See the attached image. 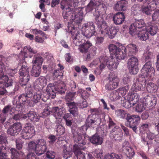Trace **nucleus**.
<instances>
[{
	"instance_id": "obj_1",
	"label": "nucleus",
	"mask_w": 159,
	"mask_h": 159,
	"mask_svg": "<svg viewBox=\"0 0 159 159\" xmlns=\"http://www.w3.org/2000/svg\"><path fill=\"white\" fill-rule=\"evenodd\" d=\"M84 130H72L74 138V141L78 143L73 147L74 152L77 159H85V153L82 152L81 150L85 149L84 145L89 138L82 131Z\"/></svg>"
},
{
	"instance_id": "obj_2",
	"label": "nucleus",
	"mask_w": 159,
	"mask_h": 159,
	"mask_svg": "<svg viewBox=\"0 0 159 159\" xmlns=\"http://www.w3.org/2000/svg\"><path fill=\"white\" fill-rule=\"evenodd\" d=\"M73 25L68 26V31L71 34V37L73 39V43L77 46L78 43H83L79 45L78 49L80 52L82 53H87L89 48L92 46V44L90 41L88 40L85 43L80 37L81 35L79 31L77 30H75Z\"/></svg>"
},
{
	"instance_id": "obj_3",
	"label": "nucleus",
	"mask_w": 159,
	"mask_h": 159,
	"mask_svg": "<svg viewBox=\"0 0 159 159\" xmlns=\"http://www.w3.org/2000/svg\"><path fill=\"white\" fill-rule=\"evenodd\" d=\"M31 87V85H30L29 86H28V88H27V87H25L26 93L21 94L18 97V101H14V107L16 108V111L22 112V109L27 101L28 98H30L32 97V89Z\"/></svg>"
},
{
	"instance_id": "obj_4",
	"label": "nucleus",
	"mask_w": 159,
	"mask_h": 159,
	"mask_svg": "<svg viewBox=\"0 0 159 159\" xmlns=\"http://www.w3.org/2000/svg\"><path fill=\"white\" fill-rule=\"evenodd\" d=\"M46 92L49 95L52 96L51 98H53L55 97L56 94L57 92L61 94L65 93V89L64 84L62 81H59L55 84H49L47 87Z\"/></svg>"
},
{
	"instance_id": "obj_5",
	"label": "nucleus",
	"mask_w": 159,
	"mask_h": 159,
	"mask_svg": "<svg viewBox=\"0 0 159 159\" xmlns=\"http://www.w3.org/2000/svg\"><path fill=\"white\" fill-rule=\"evenodd\" d=\"M90 111L91 114L88 117L85 122V125L82 126V129H94L97 126V117L99 114L97 109H91Z\"/></svg>"
},
{
	"instance_id": "obj_6",
	"label": "nucleus",
	"mask_w": 159,
	"mask_h": 159,
	"mask_svg": "<svg viewBox=\"0 0 159 159\" xmlns=\"http://www.w3.org/2000/svg\"><path fill=\"white\" fill-rule=\"evenodd\" d=\"M117 60H113V58H110L108 60L107 57H101L100 59V69L102 70L106 66L110 70H113L116 69L118 65Z\"/></svg>"
},
{
	"instance_id": "obj_7",
	"label": "nucleus",
	"mask_w": 159,
	"mask_h": 159,
	"mask_svg": "<svg viewBox=\"0 0 159 159\" xmlns=\"http://www.w3.org/2000/svg\"><path fill=\"white\" fill-rule=\"evenodd\" d=\"M95 26L92 22H88L84 24L81 28V33L87 38H91L96 33Z\"/></svg>"
},
{
	"instance_id": "obj_8",
	"label": "nucleus",
	"mask_w": 159,
	"mask_h": 159,
	"mask_svg": "<svg viewBox=\"0 0 159 159\" xmlns=\"http://www.w3.org/2000/svg\"><path fill=\"white\" fill-rule=\"evenodd\" d=\"M141 99L143 101V103L145 104V106L150 107L155 106L157 103V100L154 96L151 97L149 96L148 93L142 91V94H140Z\"/></svg>"
},
{
	"instance_id": "obj_9",
	"label": "nucleus",
	"mask_w": 159,
	"mask_h": 159,
	"mask_svg": "<svg viewBox=\"0 0 159 159\" xmlns=\"http://www.w3.org/2000/svg\"><path fill=\"white\" fill-rule=\"evenodd\" d=\"M103 151L101 149H96L94 151V155L97 159H121L120 157L115 153H108L104 157L102 155Z\"/></svg>"
},
{
	"instance_id": "obj_10",
	"label": "nucleus",
	"mask_w": 159,
	"mask_h": 159,
	"mask_svg": "<svg viewBox=\"0 0 159 159\" xmlns=\"http://www.w3.org/2000/svg\"><path fill=\"white\" fill-rule=\"evenodd\" d=\"M155 72L154 69L152 66V62L149 61L146 63L141 70V73L150 79L154 75Z\"/></svg>"
},
{
	"instance_id": "obj_11",
	"label": "nucleus",
	"mask_w": 159,
	"mask_h": 159,
	"mask_svg": "<svg viewBox=\"0 0 159 159\" xmlns=\"http://www.w3.org/2000/svg\"><path fill=\"white\" fill-rule=\"evenodd\" d=\"M126 119L128 122V124L130 128L133 129H137V126L139 123L140 118L139 116L136 115H131L128 114Z\"/></svg>"
},
{
	"instance_id": "obj_12",
	"label": "nucleus",
	"mask_w": 159,
	"mask_h": 159,
	"mask_svg": "<svg viewBox=\"0 0 159 159\" xmlns=\"http://www.w3.org/2000/svg\"><path fill=\"white\" fill-rule=\"evenodd\" d=\"M42 93L39 91H33L32 89L31 97H33L32 101L33 102V103L36 104L40 102L41 100H42L44 102L46 101L48 98V96L47 95L46 93H44L43 96Z\"/></svg>"
},
{
	"instance_id": "obj_13",
	"label": "nucleus",
	"mask_w": 159,
	"mask_h": 159,
	"mask_svg": "<svg viewBox=\"0 0 159 159\" xmlns=\"http://www.w3.org/2000/svg\"><path fill=\"white\" fill-rule=\"evenodd\" d=\"M52 113L56 119H58L61 116L63 115L62 109L59 108L58 107L53 108L52 111L49 110L48 109H45L42 112V115L44 117Z\"/></svg>"
},
{
	"instance_id": "obj_14",
	"label": "nucleus",
	"mask_w": 159,
	"mask_h": 159,
	"mask_svg": "<svg viewBox=\"0 0 159 159\" xmlns=\"http://www.w3.org/2000/svg\"><path fill=\"white\" fill-rule=\"evenodd\" d=\"M61 8L64 10L62 13V16L64 18L65 21H66L69 20L71 19L72 17V14L74 13V11L71 10H73V8H71L70 7H66L65 5V2H62L61 4Z\"/></svg>"
},
{
	"instance_id": "obj_15",
	"label": "nucleus",
	"mask_w": 159,
	"mask_h": 159,
	"mask_svg": "<svg viewBox=\"0 0 159 159\" xmlns=\"http://www.w3.org/2000/svg\"><path fill=\"white\" fill-rule=\"evenodd\" d=\"M119 79L116 75L112 76L109 80V82L105 85V89L106 90L111 91L116 89L119 84Z\"/></svg>"
},
{
	"instance_id": "obj_16",
	"label": "nucleus",
	"mask_w": 159,
	"mask_h": 159,
	"mask_svg": "<svg viewBox=\"0 0 159 159\" xmlns=\"http://www.w3.org/2000/svg\"><path fill=\"white\" fill-rule=\"evenodd\" d=\"M95 16V23L98 28L102 29H106L108 27L107 24L103 18L101 16L100 12L98 11H96L95 13L94 14Z\"/></svg>"
},
{
	"instance_id": "obj_17",
	"label": "nucleus",
	"mask_w": 159,
	"mask_h": 159,
	"mask_svg": "<svg viewBox=\"0 0 159 159\" xmlns=\"http://www.w3.org/2000/svg\"><path fill=\"white\" fill-rule=\"evenodd\" d=\"M47 80L44 77H39L36 79L34 84V88L35 91L42 92V90L46 85Z\"/></svg>"
},
{
	"instance_id": "obj_18",
	"label": "nucleus",
	"mask_w": 159,
	"mask_h": 159,
	"mask_svg": "<svg viewBox=\"0 0 159 159\" xmlns=\"http://www.w3.org/2000/svg\"><path fill=\"white\" fill-rule=\"evenodd\" d=\"M129 145L128 142L126 141H125L122 143V150L127 157L129 159H131L135 154V152L134 149Z\"/></svg>"
},
{
	"instance_id": "obj_19",
	"label": "nucleus",
	"mask_w": 159,
	"mask_h": 159,
	"mask_svg": "<svg viewBox=\"0 0 159 159\" xmlns=\"http://www.w3.org/2000/svg\"><path fill=\"white\" fill-rule=\"evenodd\" d=\"M37 147L36 151V153L38 156L43 154L46 152L47 147L46 142L42 139L37 140Z\"/></svg>"
},
{
	"instance_id": "obj_20",
	"label": "nucleus",
	"mask_w": 159,
	"mask_h": 159,
	"mask_svg": "<svg viewBox=\"0 0 159 159\" xmlns=\"http://www.w3.org/2000/svg\"><path fill=\"white\" fill-rule=\"evenodd\" d=\"M123 49L125 50L129 56H133L138 52V48L136 45L134 44H129L126 47H123Z\"/></svg>"
},
{
	"instance_id": "obj_21",
	"label": "nucleus",
	"mask_w": 159,
	"mask_h": 159,
	"mask_svg": "<svg viewBox=\"0 0 159 159\" xmlns=\"http://www.w3.org/2000/svg\"><path fill=\"white\" fill-rule=\"evenodd\" d=\"M83 13L81 10H76L74 13H72L71 19L77 24H79L81 22L83 19Z\"/></svg>"
},
{
	"instance_id": "obj_22",
	"label": "nucleus",
	"mask_w": 159,
	"mask_h": 159,
	"mask_svg": "<svg viewBox=\"0 0 159 159\" xmlns=\"http://www.w3.org/2000/svg\"><path fill=\"white\" fill-rule=\"evenodd\" d=\"M125 16L123 12H119L113 16L114 23L116 25L122 24L125 21Z\"/></svg>"
},
{
	"instance_id": "obj_23",
	"label": "nucleus",
	"mask_w": 159,
	"mask_h": 159,
	"mask_svg": "<svg viewBox=\"0 0 159 159\" xmlns=\"http://www.w3.org/2000/svg\"><path fill=\"white\" fill-rule=\"evenodd\" d=\"M127 1L125 0H121L118 2L114 6V9L117 11H125L126 8Z\"/></svg>"
},
{
	"instance_id": "obj_24",
	"label": "nucleus",
	"mask_w": 159,
	"mask_h": 159,
	"mask_svg": "<svg viewBox=\"0 0 159 159\" xmlns=\"http://www.w3.org/2000/svg\"><path fill=\"white\" fill-rule=\"evenodd\" d=\"M13 108V107L10 105H8L4 107L2 111V113H1L0 115L1 120L3 122H4L6 120V116L7 115V113L9 112L11 114L12 113V110Z\"/></svg>"
},
{
	"instance_id": "obj_25",
	"label": "nucleus",
	"mask_w": 159,
	"mask_h": 159,
	"mask_svg": "<svg viewBox=\"0 0 159 159\" xmlns=\"http://www.w3.org/2000/svg\"><path fill=\"white\" fill-rule=\"evenodd\" d=\"M123 46H120V47L119 48V49L117 50L116 53L114 55L115 56V58L112 57L113 60H117V61L119 64V61L118 60H121L124 59L125 57L126 54V52L125 50H123Z\"/></svg>"
},
{
	"instance_id": "obj_26",
	"label": "nucleus",
	"mask_w": 159,
	"mask_h": 159,
	"mask_svg": "<svg viewBox=\"0 0 159 159\" xmlns=\"http://www.w3.org/2000/svg\"><path fill=\"white\" fill-rule=\"evenodd\" d=\"M23 52L24 57L26 58H31L33 57V54H35L37 52V51L31 48L30 46L24 47Z\"/></svg>"
},
{
	"instance_id": "obj_27",
	"label": "nucleus",
	"mask_w": 159,
	"mask_h": 159,
	"mask_svg": "<svg viewBox=\"0 0 159 159\" xmlns=\"http://www.w3.org/2000/svg\"><path fill=\"white\" fill-rule=\"evenodd\" d=\"M123 136L122 130H112L110 131V136L112 139H114L115 140L120 141L122 139Z\"/></svg>"
},
{
	"instance_id": "obj_28",
	"label": "nucleus",
	"mask_w": 159,
	"mask_h": 159,
	"mask_svg": "<svg viewBox=\"0 0 159 159\" xmlns=\"http://www.w3.org/2000/svg\"><path fill=\"white\" fill-rule=\"evenodd\" d=\"M35 130H22L21 133L22 137L25 139L31 138L35 135Z\"/></svg>"
},
{
	"instance_id": "obj_29",
	"label": "nucleus",
	"mask_w": 159,
	"mask_h": 159,
	"mask_svg": "<svg viewBox=\"0 0 159 159\" xmlns=\"http://www.w3.org/2000/svg\"><path fill=\"white\" fill-rule=\"evenodd\" d=\"M66 104L69 107V111L70 114L74 116H77L78 114V109L75 103L73 102L67 103Z\"/></svg>"
},
{
	"instance_id": "obj_30",
	"label": "nucleus",
	"mask_w": 159,
	"mask_h": 159,
	"mask_svg": "<svg viewBox=\"0 0 159 159\" xmlns=\"http://www.w3.org/2000/svg\"><path fill=\"white\" fill-rule=\"evenodd\" d=\"M99 5L100 4L97 2L96 0H91L86 7V11L87 12H90Z\"/></svg>"
},
{
	"instance_id": "obj_31",
	"label": "nucleus",
	"mask_w": 159,
	"mask_h": 159,
	"mask_svg": "<svg viewBox=\"0 0 159 159\" xmlns=\"http://www.w3.org/2000/svg\"><path fill=\"white\" fill-rule=\"evenodd\" d=\"M89 138V139L87 140V142L90 140L93 144L99 145L102 144L103 142V139L98 134H95L92 136L91 139Z\"/></svg>"
},
{
	"instance_id": "obj_32",
	"label": "nucleus",
	"mask_w": 159,
	"mask_h": 159,
	"mask_svg": "<svg viewBox=\"0 0 159 159\" xmlns=\"http://www.w3.org/2000/svg\"><path fill=\"white\" fill-rule=\"evenodd\" d=\"M19 74L21 77L29 74V68L25 61H23L21 68L19 71Z\"/></svg>"
},
{
	"instance_id": "obj_33",
	"label": "nucleus",
	"mask_w": 159,
	"mask_h": 159,
	"mask_svg": "<svg viewBox=\"0 0 159 159\" xmlns=\"http://www.w3.org/2000/svg\"><path fill=\"white\" fill-rule=\"evenodd\" d=\"M138 38L142 41H146L149 38V34L146 30H142L137 34Z\"/></svg>"
},
{
	"instance_id": "obj_34",
	"label": "nucleus",
	"mask_w": 159,
	"mask_h": 159,
	"mask_svg": "<svg viewBox=\"0 0 159 159\" xmlns=\"http://www.w3.org/2000/svg\"><path fill=\"white\" fill-rule=\"evenodd\" d=\"M118 31V30L116 27L112 26L109 28L107 32V34H108L109 37L110 39H112L115 36Z\"/></svg>"
},
{
	"instance_id": "obj_35",
	"label": "nucleus",
	"mask_w": 159,
	"mask_h": 159,
	"mask_svg": "<svg viewBox=\"0 0 159 159\" xmlns=\"http://www.w3.org/2000/svg\"><path fill=\"white\" fill-rule=\"evenodd\" d=\"M143 85L141 83L138 81V80H136L134 79V83L132 86L131 90L135 92L142 90L143 88Z\"/></svg>"
},
{
	"instance_id": "obj_36",
	"label": "nucleus",
	"mask_w": 159,
	"mask_h": 159,
	"mask_svg": "<svg viewBox=\"0 0 159 159\" xmlns=\"http://www.w3.org/2000/svg\"><path fill=\"white\" fill-rule=\"evenodd\" d=\"M139 62L138 58L135 56H132L128 61V67L138 66Z\"/></svg>"
},
{
	"instance_id": "obj_37",
	"label": "nucleus",
	"mask_w": 159,
	"mask_h": 159,
	"mask_svg": "<svg viewBox=\"0 0 159 159\" xmlns=\"http://www.w3.org/2000/svg\"><path fill=\"white\" fill-rule=\"evenodd\" d=\"M30 78L29 74L24 75L22 76L21 77L20 76V85L23 87L24 86H26V87H27V85L30 80Z\"/></svg>"
},
{
	"instance_id": "obj_38",
	"label": "nucleus",
	"mask_w": 159,
	"mask_h": 159,
	"mask_svg": "<svg viewBox=\"0 0 159 159\" xmlns=\"http://www.w3.org/2000/svg\"><path fill=\"white\" fill-rule=\"evenodd\" d=\"M136 80H138V81L139 83H141L143 85H145L147 84V81L150 80V79L146 75H144L141 73L139 75V77L134 79Z\"/></svg>"
},
{
	"instance_id": "obj_39",
	"label": "nucleus",
	"mask_w": 159,
	"mask_h": 159,
	"mask_svg": "<svg viewBox=\"0 0 159 159\" xmlns=\"http://www.w3.org/2000/svg\"><path fill=\"white\" fill-rule=\"evenodd\" d=\"M29 119L33 122L38 121L39 120V117L37 116L36 113L33 111H30L27 114Z\"/></svg>"
},
{
	"instance_id": "obj_40",
	"label": "nucleus",
	"mask_w": 159,
	"mask_h": 159,
	"mask_svg": "<svg viewBox=\"0 0 159 159\" xmlns=\"http://www.w3.org/2000/svg\"><path fill=\"white\" fill-rule=\"evenodd\" d=\"M140 96L136 93H131L128 95V98L131 101V102L134 105L136 104L139 101Z\"/></svg>"
},
{
	"instance_id": "obj_41",
	"label": "nucleus",
	"mask_w": 159,
	"mask_h": 159,
	"mask_svg": "<svg viewBox=\"0 0 159 159\" xmlns=\"http://www.w3.org/2000/svg\"><path fill=\"white\" fill-rule=\"evenodd\" d=\"M157 29V26L156 25L153 24L148 26L146 30L148 34L149 33L152 35H154L156 34Z\"/></svg>"
},
{
	"instance_id": "obj_42",
	"label": "nucleus",
	"mask_w": 159,
	"mask_h": 159,
	"mask_svg": "<svg viewBox=\"0 0 159 159\" xmlns=\"http://www.w3.org/2000/svg\"><path fill=\"white\" fill-rule=\"evenodd\" d=\"M129 88V86L127 85L123 87L120 88L116 90L118 92L119 95L120 96V98L126 94Z\"/></svg>"
},
{
	"instance_id": "obj_43",
	"label": "nucleus",
	"mask_w": 159,
	"mask_h": 159,
	"mask_svg": "<svg viewBox=\"0 0 159 159\" xmlns=\"http://www.w3.org/2000/svg\"><path fill=\"white\" fill-rule=\"evenodd\" d=\"M40 71L41 67L33 65L31 71V75L33 76L38 77L40 74Z\"/></svg>"
},
{
	"instance_id": "obj_44",
	"label": "nucleus",
	"mask_w": 159,
	"mask_h": 159,
	"mask_svg": "<svg viewBox=\"0 0 159 159\" xmlns=\"http://www.w3.org/2000/svg\"><path fill=\"white\" fill-rule=\"evenodd\" d=\"M157 89V85L154 83L148 82L147 84L146 89L149 92L151 93H154L156 91Z\"/></svg>"
},
{
	"instance_id": "obj_45",
	"label": "nucleus",
	"mask_w": 159,
	"mask_h": 159,
	"mask_svg": "<svg viewBox=\"0 0 159 159\" xmlns=\"http://www.w3.org/2000/svg\"><path fill=\"white\" fill-rule=\"evenodd\" d=\"M115 113L116 116L120 118H125L127 114L126 111L120 109L116 110Z\"/></svg>"
},
{
	"instance_id": "obj_46",
	"label": "nucleus",
	"mask_w": 159,
	"mask_h": 159,
	"mask_svg": "<svg viewBox=\"0 0 159 159\" xmlns=\"http://www.w3.org/2000/svg\"><path fill=\"white\" fill-rule=\"evenodd\" d=\"M43 61V58L40 56H38L34 58L32 62L34 65L41 67Z\"/></svg>"
},
{
	"instance_id": "obj_47",
	"label": "nucleus",
	"mask_w": 159,
	"mask_h": 159,
	"mask_svg": "<svg viewBox=\"0 0 159 159\" xmlns=\"http://www.w3.org/2000/svg\"><path fill=\"white\" fill-rule=\"evenodd\" d=\"M37 145V140L36 141V143L34 141H31L28 144V150L29 151H33L36 152Z\"/></svg>"
},
{
	"instance_id": "obj_48",
	"label": "nucleus",
	"mask_w": 159,
	"mask_h": 159,
	"mask_svg": "<svg viewBox=\"0 0 159 159\" xmlns=\"http://www.w3.org/2000/svg\"><path fill=\"white\" fill-rule=\"evenodd\" d=\"M147 130H139L140 132L143 133L144 132V134L146 132V134L147 135V137L148 139L150 140H152L156 137L155 134L152 133L150 132L148 130V131H147Z\"/></svg>"
},
{
	"instance_id": "obj_49",
	"label": "nucleus",
	"mask_w": 159,
	"mask_h": 159,
	"mask_svg": "<svg viewBox=\"0 0 159 159\" xmlns=\"http://www.w3.org/2000/svg\"><path fill=\"white\" fill-rule=\"evenodd\" d=\"M120 47V46L117 47L115 45L111 44L108 46V49L111 54L114 55Z\"/></svg>"
},
{
	"instance_id": "obj_50",
	"label": "nucleus",
	"mask_w": 159,
	"mask_h": 159,
	"mask_svg": "<svg viewBox=\"0 0 159 159\" xmlns=\"http://www.w3.org/2000/svg\"><path fill=\"white\" fill-rule=\"evenodd\" d=\"M133 24L137 28L139 29L144 27L145 26V23L143 19L136 20Z\"/></svg>"
},
{
	"instance_id": "obj_51",
	"label": "nucleus",
	"mask_w": 159,
	"mask_h": 159,
	"mask_svg": "<svg viewBox=\"0 0 159 159\" xmlns=\"http://www.w3.org/2000/svg\"><path fill=\"white\" fill-rule=\"evenodd\" d=\"M142 10L143 12L148 15H151L152 10L147 5H145L143 3V5L142 7Z\"/></svg>"
},
{
	"instance_id": "obj_52",
	"label": "nucleus",
	"mask_w": 159,
	"mask_h": 159,
	"mask_svg": "<svg viewBox=\"0 0 159 159\" xmlns=\"http://www.w3.org/2000/svg\"><path fill=\"white\" fill-rule=\"evenodd\" d=\"M27 117L26 114L18 113L15 114L12 117V118L16 120H20L25 119Z\"/></svg>"
},
{
	"instance_id": "obj_53",
	"label": "nucleus",
	"mask_w": 159,
	"mask_h": 159,
	"mask_svg": "<svg viewBox=\"0 0 159 159\" xmlns=\"http://www.w3.org/2000/svg\"><path fill=\"white\" fill-rule=\"evenodd\" d=\"M63 71L61 70L57 69L55 70L53 73V77L54 79L57 78L60 79L63 75Z\"/></svg>"
},
{
	"instance_id": "obj_54",
	"label": "nucleus",
	"mask_w": 159,
	"mask_h": 159,
	"mask_svg": "<svg viewBox=\"0 0 159 159\" xmlns=\"http://www.w3.org/2000/svg\"><path fill=\"white\" fill-rule=\"evenodd\" d=\"M132 14L134 16L139 15L141 13V9L137 5H134L132 8Z\"/></svg>"
},
{
	"instance_id": "obj_55",
	"label": "nucleus",
	"mask_w": 159,
	"mask_h": 159,
	"mask_svg": "<svg viewBox=\"0 0 159 159\" xmlns=\"http://www.w3.org/2000/svg\"><path fill=\"white\" fill-rule=\"evenodd\" d=\"M120 96L119 95L118 92L116 90L113 91L110 95V98L113 101L120 99Z\"/></svg>"
},
{
	"instance_id": "obj_56",
	"label": "nucleus",
	"mask_w": 159,
	"mask_h": 159,
	"mask_svg": "<svg viewBox=\"0 0 159 159\" xmlns=\"http://www.w3.org/2000/svg\"><path fill=\"white\" fill-rule=\"evenodd\" d=\"M152 21L155 23H159V10L157 9L152 15Z\"/></svg>"
},
{
	"instance_id": "obj_57",
	"label": "nucleus",
	"mask_w": 159,
	"mask_h": 159,
	"mask_svg": "<svg viewBox=\"0 0 159 159\" xmlns=\"http://www.w3.org/2000/svg\"><path fill=\"white\" fill-rule=\"evenodd\" d=\"M75 92H69L67 93L65 97L66 100L67 102H70L73 100L74 98V97L75 95Z\"/></svg>"
},
{
	"instance_id": "obj_58",
	"label": "nucleus",
	"mask_w": 159,
	"mask_h": 159,
	"mask_svg": "<svg viewBox=\"0 0 159 159\" xmlns=\"http://www.w3.org/2000/svg\"><path fill=\"white\" fill-rule=\"evenodd\" d=\"M129 33L130 34L134 36L136 34L137 31V28L133 24H132L129 27Z\"/></svg>"
},
{
	"instance_id": "obj_59",
	"label": "nucleus",
	"mask_w": 159,
	"mask_h": 159,
	"mask_svg": "<svg viewBox=\"0 0 159 159\" xmlns=\"http://www.w3.org/2000/svg\"><path fill=\"white\" fill-rule=\"evenodd\" d=\"M10 151L11 153L12 159H19V153L16 149L14 148H11Z\"/></svg>"
},
{
	"instance_id": "obj_60",
	"label": "nucleus",
	"mask_w": 159,
	"mask_h": 159,
	"mask_svg": "<svg viewBox=\"0 0 159 159\" xmlns=\"http://www.w3.org/2000/svg\"><path fill=\"white\" fill-rule=\"evenodd\" d=\"M145 109L144 104L142 103H139L135 107V111L138 112H142Z\"/></svg>"
},
{
	"instance_id": "obj_61",
	"label": "nucleus",
	"mask_w": 159,
	"mask_h": 159,
	"mask_svg": "<svg viewBox=\"0 0 159 159\" xmlns=\"http://www.w3.org/2000/svg\"><path fill=\"white\" fill-rule=\"evenodd\" d=\"M108 125L109 128L112 129H118L119 128V126L113 122L110 117L109 118Z\"/></svg>"
},
{
	"instance_id": "obj_62",
	"label": "nucleus",
	"mask_w": 159,
	"mask_h": 159,
	"mask_svg": "<svg viewBox=\"0 0 159 159\" xmlns=\"http://www.w3.org/2000/svg\"><path fill=\"white\" fill-rule=\"evenodd\" d=\"M123 106L126 108H128L134 106L131 102V101L129 98L127 100L125 99L123 101V102L122 103Z\"/></svg>"
},
{
	"instance_id": "obj_63",
	"label": "nucleus",
	"mask_w": 159,
	"mask_h": 159,
	"mask_svg": "<svg viewBox=\"0 0 159 159\" xmlns=\"http://www.w3.org/2000/svg\"><path fill=\"white\" fill-rule=\"evenodd\" d=\"M72 154V151H68L66 148H65L63 150V157L64 158L66 159H67L71 157Z\"/></svg>"
},
{
	"instance_id": "obj_64",
	"label": "nucleus",
	"mask_w": 159,
	"mask_h": 159,
	"mask_svg": "<svg viewBox=\"0 0 159 159\" xmlns=\"http://www.w3.org/2000/svg\"><path fill=\"white\" fill-rule=\"evenodd\" d=\"M129 72L133 75H136L139 72V69L138 66L128 67Z\"/></svg>"
}]
</instances>
